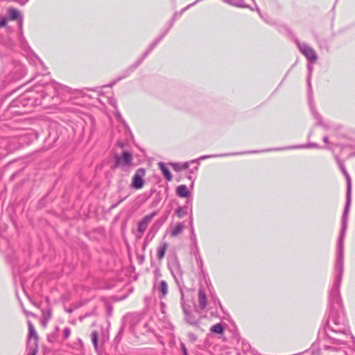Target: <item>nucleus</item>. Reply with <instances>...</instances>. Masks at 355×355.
I'll use <instances>...</instances> for the list:
<instances>
[{
  "mask_svg": "<svg viewBox=\"0 0 355 355\" xmlns=\"http://www.w3.org/2000/svg\"><path fill=\"white\" fill-rule=\"evenodd\" d=\"M39 87H40L39 85H36V86H35V87H34V89H35L37 92H39V90L37 89Z\"/></svg>",
  "mask_w": 355,
  "mask_h": 355,
  "instance_id": "nucleus-37",
  "label": "nucleus"
},
{
  "mask_svg": "<svg viewBox=\"0 0 355 355\" xmlns=\"http://www.w3.org/2000/svg\"><path fill=\"white\" fill-rule=\"evenodd\" d=\"M92 341L94 345V347L95 348V350H98V334L96 331H93L92 332Z\"/></svg>",
  "mask_w": 355,
  "mask_h": 355,
  "instance_id": "nucleus-22",
  "label": "nucleus"
},
{
  "mask_svg": "<svg viewBox=\"0 0 355 355\" xmlns=\"http://www.w3.org/2000/svg\"><path fill=\"white\" fill-rule=\"evenodd\" d=\"M198 306L201 309H204L207 306V297L205 293L202 288L198 290Z\"/></svg>",
  "mask_w": 355,
  "mask_h": 355,
  "instance_id": "nucleus-13",
  "label": "nucleus"
},
{
  "mask_svg": "<svg viewBox=\"0 0 355 355\" xmlns=\"http://www.w3.org/2000/svg\"><path fill=\"white\" fill-rule=\"evenodd\" d=\"M323 141H324L325 144H329V139H328V137H327V136H324V137H323Z\"/></svg>",
  "mask_w": 355,
  "mask_h": 355,
  "instance_id": "nucleus-35",
  "label": "nucleus"
},
{
  "mask_svg": "<svg viewBox=\"0 0 355 355\" xmlns=\"http://www.w3.org/2000/svg\"><path fill=\"white\" fill-rule=\"evenodd\" d=\"M176 193L179 197L187 198L190 196V193L184 184L179 185L176 189Z\"/></svg>",
  "mask_w": 355,
  "mask_h": 355,
  "instance_id": "nucleus-16",
  "label": "nucleus"
},
{
  "mask_svg": "<svg viewBox=\"0 0 355 355\" xmlns=\"http://www.w3.org/2000/svg\"><path fill=\"white\" fill-rule=\"evenodd\" d=\"M183 296L182 295V297ZM181 304H182V310H183V312L184 313V318H185V320L187 323H189V324L191 325H193V326H196L198 324V319L196 318V317L195 315H193L191 312H190V310H189V306H188L184 301H183V299L182 298V302H181Z\"/></svg>",
  "mask_w": 355,
  "mask_h": 355,
  "instance_id": "nucleus-8",
  "label": "nucleus"
},
{
  "mask_svg": "<svg viewBox=\"0 0 355 355\" xmlns=\"http://www.w3.org/2000/svg\"><path fill=\"white\" fill-rule=\"evenodd\" d=\"M191 212H192V207H191L190 214H191ZM192 221H193V218H192V214H191V216H190V224L191 225L192 224Z\"/></svg>",
  "mask_w": 355,
  "mask_h": 355,
  "instance_id": "nucleus-36",
  "label": "nucleus"
},
{
  "mask_svg": "<svg viewBox=\"0 0 355 355\" xmlns=\"http://www.w3.org/2000/svg\"><path fill=\"white\" fill-rule=\"evenodd\" d=\"M25 313H26V315H33L31 313H29V312H27V311H25Z\"/></svg>",
  "mask_w": 355,
  "mask_h": 355,
  "instance_id": "nucleus-40",
  "label": "nucleus"
},
{
  "mask_svg": "<svg viewBox=\"0 0 355 355\" xmlns=\"http://www.w3.org/2000/svg\"><path fill=\"white\" fill-rule=\"evenodd\" d=\"M189 164L190 162H189L181 164V169L184 170L188 168L189 166Z\"/></svg>",
  "mask_w": 355,
  "mask_h": 355,
  "instance_id": "nucleus-32",
  "label": "nucleus"
},
{
  "mask_svg": "<svg viewBox=\"0 0 355 355\" xmlns=\"http://www.w3.org/2000/svg\"><path fill=\"white\" fill-rule=\"evenodd\" d=\"M318 148L319 146L315 143H309L306 145L294 146L286 147V148H278L277 150H286V149H293V148Z\"/></svg>",
  "mask_w": 355,
  "mask_h": 355,
  "instance_id": "nucleus-19",
  "label": "nucleus"
},
{
  "mask_svg": "<svg viewBox=\"0 0 355 355\" xmlns=\"http://www.w3.org/2000/svg\"><path fill=\"white\" fill-rule=\"evenodd\" d=\"M170 165L172 166L174 171L176 172H180L182 171L181 169V164L180 163H171Z\"/></svg>",
  "mask_w": 355,
  "mask_h": 355,
  "instance_id": "nucleus-24",
  "label": "nucleus"
},
{
  "mask_svg": "<svg viewBox=\"0 0 355 355\" xmlns=\"http://www.w3.org/2000/svg\"><path fill=\"white\" fill-rule=\"evenodd\" d=\"M43 317L45 321H48L51 318V311L49 309L43 311Z\"/></svg>",
  "mask_w": 355,
  "mask_h": 355,
  "instance_id": "nucleus-23",
  "label": "nucleus"
},
{
  "mask_svg": "<svg viewBox=\"0 0 355 355\" xmlns=\"http://www.w3.org/2000/svg\"><path fill=\"white\" fill-rule=\"evenodd\" d=\"M8 19L6 17L0 18V26L3 27L7 24Z\"/></svg>",
  "mask_w": 355,
  "mask_h": 355,
  "instance_id": "nucleus-28",
  "label": "nucleus"
},
{
  "mask_svg": "<svg viewBox=\"0 0 355 355\" xmlns=\"http://www.w3.org/2000/svg\"><path fill=\"white\" fill-rule=\"evenodd\" d=\"M25 98H26V97H25V96H24V97H22V98H21V99L17 100V101H16L15 102H14L13 103L15 104V105H18V103H21V101H22V100H24Z\"/></svg>",
  "mask_w": 355,
  "mask_h": 355,
  "instance_id": "nucleus-34",
  "label": "nucleus"
},
{
  "mask_svg": "<svg viewBox=\"0 0 355 355\" xmlns=\"http://www.w3.org/2000/svg\"><path fill=\"white\" fill-rule=\"evenodd\" d=\"M345 236H340L338 249L337 257L335 263V271L336 273V280L334 284L329 293V304L331 311L342 310V300L340 294V286L342 281L344 264V242Z\"/></svg>",
  "mask_w": 355,
  "mask_h": 355,
  "instance_id": "nucleus-1",
  "label": "nucleus"
},
{
  "mask_svg": "<svg viewBox=\"0 0 355 355\" xmlns=\"http://www.w3.org/2000/svg\"><path fill=\"white\" fill-rule=\"evenodd\" d=\"M116 116L117 119H118L121 123H125V121H123V118H122V116H121V114L119 113V111H116Z\"/></svg>",
  "mask_w": 355,
  "mask_h": 355,
  "instance_id": "nucleus-30",
  "label": "nucleus"
},
{
  "mask_svg": "<svg viewBox=\"0 0 355 355\" xmlns=\"http://www.w3.org/2000/svg\"><path fill=\"white\" fill-rule=\"evenodd\" d=\"M308 68H309V74L308 76L307 83H308V86H309V89H311V71H312V67L309 65Z\"/></svg>",
  "mask_w": 355,
  "mask_h": 355,
  "instance_id": "nucleus-27",
  "label": "nucleus"
},
{
  "mask_svg": "<svg viewBox=\"0 0 355 355\" xmlns=\"http://www.w3.org/2000/svg\"><path fill=\"white\" fill-rule=\"evenodd\" d=\"M184 229V225L182 223H179L176 224L174 227H171V236L172 237H176L180 234L182 233L183 230Z\"/></svg>",
  "mask_w": 355,
  "mask_h": 355,
  "instance_id": "nucleus-15",
  "label": "nucleus"
},
{
  "mask_svg": "<svg viewBox=\"0 0 355 355\" xmlns=\"http://www.w3.org/2000/svg\"><path fill=\"white\" fill-rule=\"evenodd\" d=\"M37 347L38 346L35 347H28L29 352L27 355H35L37 352Z\"/></svg>",
  "mask_w": 355,
  "mask_h": 355,
  "instance_id": "nucleus-25",
  "label": "nucleus"
},
{
  "mask_svg": "<svg viewBox=\"0 0 355 355\" xmlns=\"http://www.w3.org/2000/svg\"><path fill=\"white\" fill-rule=\"evenodd\" d=\"M328 326L332 333L329 337L335 343L345 345L353 338L342 310L331 311Z\"/></svg>",
  "mask_w": 355,
  "mask_h": 355,
  "instance_id": "nucleus-2",
  "label": "nucleus"
},
{
  "mask_svg": "<svg viewBox=\"0 0 355 355\" xmlns=\"http://www.w3.org/2000/svg\"><path fill=\"white\" fill-rule=\"evenodd\" d=\"M181 349H182L184 355H188L187 347L184 343H181Z\"/></svg>",
  "mask_w": 355,
  "mask_h": 355,
  "instance_id": "nucleus-31",
  "label": "nucleus"
},
{
  "mask_svg": "<svg viewBox=\"0 0 355 355\" xmlns=\"http://www.w3.org/2000/svg\"><path fill=\"white\" fill-rule=\"evenodd\" d=\"M158 166L160 171H162V175L166 178V180L168 182L171 181L173 179V176L169 169L167 168L166 165L164 162H159Z\"/></svg>",
  "mask_w": 355,
  "mask_h": 355,
  "instance_id": "nucleus-12",
  "label": "nucleus"
},
{
  "mask_svg": "<svg viewBox=\"0 0 355 355\" xmlns=\"http://www.w3.org/2000/svg\"><path fill=\"white\" fill-rule=\"evenodd\" d=\"M243 153H227V154H223V155H203L200 157L198 159L192 160L191 163H196L197 164H199L200 160H204L208 158L211 157H223V156H230V155H241Z\"/></svg>",
  "mask_w": 355,
  "mask_h": 355,
  "instance_id": "nucleus-11",
  "label": "nucleus"
},
{
  "mask_svg": "<svg viewBox=\"0 0 355 355\" xmlns=\"http://www.w3.org/2000/svg\"><path fill=\"white\" fill-rule=\"evenodd\" d=\"M8 15H9L10 19L12 20H15V19H19V26H20V27L21 26L22 19H21L20 12L17 9H15L13 8H10L8 9Z\"/></svg>",
  "mask_w": 355,
  "mask_h": 355,
  "instance_id": "nucleus-14",
  "label": "nucleus"
},
{
  "mask_svg": "<svg viewBox=\"0 0 355 355\" xmlns=\"http://www.w3.org/2000/svg\"><path fill=\"white\" fill-rule=\"evenodd\" d=\"M155 288L161 294L162 297H165L168 293V284L164 280H162L158 284H155Z\"/></svg>",
  "mask_w": 355,
  "mask_h": 355,
  "instance_id": "nucleus-10",
  "label": "nucleus"
},
{
  "mask_svg": "<svg viewBox=\"0 0 355 355\" xmlns=\"http://www.w3.org/2000/svg\"><path fill=\"white\" fill-rule=\"evenodd\" d=\"M28 338L27 342L28 347H35L38 346V336L33 324L28 321Z\"/></svg>",
  "mask_w": 355,
  "mask_h": 355,
  "instance_id": "nucleus-9",
  "label": "nucleus"
},
{
  "mask_svg": "<svg viewBox=\"0 0 355 355\" xmlns=\"http://www.w3.org/2000/svg\"><path fill=\"white\" fill-rule=\"evenodd\" d=\"M167 248L168 243L166 242L162 243L158 246L157 249V256L159 260H162L164 258Z\"/></svg>",
  "mask_w": 355,
  "mask_h": 355,
  "instance_id": "nucleus-18",
  "label": "nucleus"
},
{
  "mask_svg": "<svg viewBox=\"0 0 355 355\" xmlns=\"http://www.w3.org/2000/svg\"><path fill=\"white\" fill-rule=\"evenodd\" d=\"M311 110H312V113L314 116V117L315 118V119H317V124L320 125H322V127H324L325 129H329V125L327 123H323L321 121V117L320 116V114L313 109L311 107Z\"/></svg>",
  "mask_w": 355,
  "mask_h": 355,
  "instance_id": "nucleus-20",
  "label": "nucleus"
},
{
  "mask_svg": "<svg viewBox=\"0 0 355 355\" xmlns=\"http://www.w3.org/2000/svg\"><path fill=\"white\" fill-rule=\"evenodd\" d=\"M114 160L116 166H128L132 165V155L128 151L124 150L121 156L119 155H114Z\"/></svg>",
  "mask_w": 355,
  "mask_h": 355,
  "instance_id": "nucleus-6",
  "label": "nucleus"
},
{
  "mask_svg": "<svg viewBox=\"0 0 355 355\" xmlns=\"http://www.w3.org/2000/svg\"><path fill=\"white\" fill-rule=\"evenodd\" d=\"M188 336L192 340H196V336L193 333H189L188 334Z\"/></svg>",
  "mask_w": 355,
  "mask_h": 355,
  "instance_id": "nucleus-33",
  "label": "nucleus"
},
{
  "mask_svg": "<svg viewBox=\"0 0 355 355\" xmlns=\"http://www.w3.org/2000/svg\"><path fill=\"white\" fill-rule=\"evenodd\" d=\"M187 205L183 207H178L175 210V214L178 218H182L188 212V206L191 205V200H189L187 202Z\"/></svg>",
  "mask_w": 355,
  "mask_h": 355,
  "instance_id": "nucleus-17",
  "label": "nucleus"
},
{
  "mask_svg": "<svg viewBox=\"0 0 355 355\" xmlns=\"http://www.w3.org/2000/svg\"><path fill=\"white\" fill-rule=\"evenodd\" d=\"M60 85L57 83H49L46 85V89H49V88H54L55 89H58V87H59Z\"/></svg>",
  "mask_w": 355,
  "mask_h": 355,
  "instance_id": "nucleus-26",
  "label": "nucleus"
},
{
  "mask_svg": "<svg viewBox=\"0 0 355 355\" xmlns=\"http://www.w3.org/2000/svg\"><path fill=\"white\" fill-rule=\"evenodd\" d=\"M339 165H340V169H341L343 173L344 174V175L345 176L346 180H347V200H346V205H345L344 213H343V215L342 217L343 227H342V230H341V233H340V236H345V231L347 229V214H348V211H349L350 203H351L352 182H351L350 176H349V173L347 172L344 166L340 163L339 164Z\"/></svg>",
  "mask_w": 355,
  "mask_h": 355,
  "instance_id": "nucleus-3",
  "label": "nucleus"
},
{
  "mask_svg": "<svg viewBox=\"0 0 355 355\" xmlns=\"http://www.w3.org/2000/svg\"><path fill=\"white\" fill-rule=\"evenodd\" d=\"M146 174V170L144 168H139L137 170L135 174L132 177L131 186L135 189H140L144 187V177Z\"/></svg>",
  "mask_w": 355,
  "mask_h": 355,
  "instance_id": "nucleus-5",
  "label": "nucleus"
},
{
  "mask_svg": "<svg viewBox=\"0 0 355 355\" xmlns=\"http://www.w3.org/2000/svg\"><path fill=\"white\" fill-rule=\"evenodd\" d=\"M123 200H121L119 202H118L116 205H113V207H116L117 205H119L121 202H122Z\"/></svg>",
  "mask_w": 355,
  "mask_h": 355,
  "instance_id": "nucleus-39",
  "label": "nucleus"
},
{
  "mask_svg": "<svg viewBox=\"0 0 355 355\" xmlns=\"http://www.w3.org/2000/svg\"><path fill=\"white\" fill-rule=\"evenodd\" d=\"M71 330L69 327H66L64 329V337L67 338L70 336Z\"/></svg>",
  "mask_w": 355,
  "mask_h": 355,
  "instance_id": "nucleus-29",
  "label": "nucleus"
},
{
  "mask_svg": "<svg viewBox=\"0 0 355 355\" xmlns=\"http://www.w3.org/2000/svg\"><path fill=\"white\" fill-rule=\"evenodd\" d=\"M152 49H153V47L151 49H150L148 51H146L144 56H146L147 54L151 51Z\"/></svg>",
  "mask_w": 355,
  "mask_h": 355,
  "instance_id": "nucleus-38",
  "label": "nucleus"
},
{
  "mask_svg": "<svg viewBox=\"0 0 355 355\" xmlns=\"http://www.w3.org/2000/svg\"><path fill=\"white\" fill-rule=\"evenodd\" d=\"M296 44L300 51L306 57L310 62H315L318 60V55L315 50L306 43H300L296 41Z\"/></svg>",
  "mask_w": 355,
  "mask_h": 355,
  "instance_id": "nucleus-4",
  "label": "nucleus"
},
{
  "mask_svg": "<svg viewBox=\"0 0 355 355\" xmlns=\"http://www.w3.org/2000/svg\"><path fill=\"white\" fill-rule=\"evenodd\" d=\"M157 215V212L154 211L150 214L146 216L141 221L138 223L137 234V238L140 239L146 230L147 229L150 222L154 216Z\"/></svg>",
  "mask_w": 355,
  "mask_h": 355,
  "instance_id": "nucleus-7",
  "label": "nucleus"
},
{
  "mask_svg": "<svg viewBox=\"0 0 355 355\" xmlns=\"http://www.w3.org/2000/svg\"><path fill=\"white\" fill-rule=\"evenodd\" d=\"M210 331L213 333L222 334L223 333L224 329L221 324L218 323V324L213 325L210 328Z\"/></svg>",
  "mask_w": 355,
  "mask_h": 355,
  "instance_id": "nucleus-21",
  "label": "nucleus"
}]
</instances>
